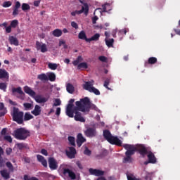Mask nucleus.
Segmentation results:
<instances>
[{
	"instance_id": "nucleus-1",
	"label": "nucleus",
	"mask_w": 180,
	"mask_h": 180,
	"mask_svg": "<svg viewBox=\"0 0 180 180\" xmlns=\"http://www.w3.org/2000/svg\"><path fill=\"white\" fill-rule=\"evenodd\" d=\"M75 105L77 106L78 110H79V112H89L91 109H94V110L98 109L95 104L91 103V101L88 97H84L80 99L79 101H76Z\"/></svg>"
},
{
	"instance_id": "nucleus-2",
	"label": "nucleus",
	"mask_w": 180,
	"mask_h": 180,
	"mask_svg": "<svg viewBox=\"0 0 180 180\" xmlns=\"http://www.w3.org/2000/svg\"><path fill=\"white\" fill-rule=\"evenodd\" d=\"M127 151L125 152V157L123 158V164H131L133 162V158L131 155H134L136 153V146L125 143L122 146Z\"/></svg>"
},
{
	"instance_id": "nucleus-3",
	"label": "nucleus",
	"mask_w": 180,
	"mask_h": 180,
	"mask_svg": "<svg viewBox=\"0 0 180 180\" xmlns=\"http://www.w3.org/2000/svg\"><path fill=\"white\" fill-rule=\"evenodd\" d=\"M13 133L14 137L16 140L25 141L27 137H30V131L23 127L18 128L13 131Z\"/></svg>"
},
{
	"instance_id": "nucleus-4",
	"label": "nucleus",
	"mask_w": 180,
	"mask_h": 180,
	"mask_svg": "<svg viewBox=\"0 0 180 180\" xmlns=\"http://www.w3.org/2000/svg\"><path fill=\"white\" fill-rule=\"evenodd\" d=\"M11 116L13 122H16L18 124H23V116L24 113L19 110V108L13 107Z\"/></svg>"
},
{
	"instance_id": "nucleus-5",
	"label": "nucleus",
	"mask_w": 180,
	"mask_h": 180,
	"mask_svg": "<svg viewBox=\"0 0 180 180\" xmlns=\"http://www.w3.org/2000/svg\"><path fill=\"white\" fill-rule=\"evenodd\" d=\"M75 100L71 98L66 108V115L68 117H74V102Z\"/></svg>"
},
{
	"instance_id": "nucleus-6",
	"label": "nucleus",
	"mask_w": 180,
	"mask_h": 180,
	"mask_svg": "<svg viewBox=\"0 0 180 180\" xmlns=\"http://www.w3.org/2000/svg\"><path fill=\"white\" fill-rule=\"evenodd\" d=\"M89 13V6L88 4H84V6H82V9L79 11H72L71 13L72 16H75L76 15H81V13H84L86 16L88 15Z\"/></svg>"
},
{
	"instance_id": "nucleus-7",
	"label": "nucleus",
	"mask_w": 180,
	"mask_h": 180,
	"mask_svg": "<svg viewBox=\"0 0 180 180\" xmlns=\"http://www.w3.org/2000/svg\"><path fill=\"white\" fill-rule=\"evenodd\" d=\"M78 110H78V105H76V107H75L72 110L73 117L74 113L75 114V120H76V122H81L82 123H85V120L84 119V117H82V114Z\"/></svg>"
},
{
	"instance_id": "nucleus-8",
	"label": "nucleus",
	"mask_w": 180,
	"mask_h": 180,
	"mask_svg": "<svg viewBox=\"0 0 180 180\" xmlns=\"http://www.w3.org/2000/svg\"><path fill=\"white\" fill-rule=\"evenodd\" d=\"M63 175L64 176H67L70 178V179L74 180L77 179V174L72 170L68 169V168H64L63 169Z\"/></svg>"
},
{
	"instance_id": "nucleus-9",
	"label": "nucleus",
	"mask_w": 180,
	"mask_h": 180,
	"mask_svg": "<svg viewBox=\"0 0 180 180\" xmlns=\"http://www.w3.org/2000/svg\"><path fill=\"white\" fill-rule=\"evenodd\" d=\"M136 151H138V153H139V154L143 157H146V155H147V154L148 155V153H150V151H148L147 150V148H146L143 145H139L136 148Z\"/></svg>"
},
{
	"instance_id": "nucleus-10",
	"label": "nucleus",
	"mask_w": 180,
	"mask_h": 180,
	"mask_svg": "<svg viewBox=\"0 0 180 180\" xmlns=\"http://www.w3.org/2000/svg\"><path fill=\"white\" fill-rule=\"evenodd\" d=\"M84 136H86V137H89V139L96 137V129L91 127L88 128L84 131Z\"/></svg>"
},
{
	"instance_id": "nucleus-11",
	"label": "nucleus",
	"mask_w": 180,
	"mask_h": 180,
	"mask_svg": "<svg viewBox=\"0 0 180 180\" xmlns=\"http://www.w3.org/2000/svg\"><path fill=\"white\" fill-rule=\"evenodd\" d=\"M65 153L67 157L69 158L70 160H72L73 158H75V154H77V149H75V148L72 146L68 147V150H67Z\"/></svg>"
},
{
	"instance_id": "nucleus-12",
	"label": "nucleus",
	"mask_w": 180,
	"mask_h": 180,
	"mask_svg": "<svg viewBox=\"0 0 180 180\" xmlns=\"http://www.w3.org/2000/svg\"><path fill=\"white\" fill-rule=\"evenodd\" d=\"M48 162L49 168L50 169H51V171H54L57 169V168H58V165H57V160H56L54 158H49L48 160Z\"/></svg>"
},
{
	"instance_id": "nucleus-13",
	"label": "nucleus",
	"mask_w": 180,
	"mask_h": 180,
	"mask_svg": "<svg viewBox=\"0 0 180 180\" xmlns=\"http://www.w3.org/2000/svg\"><path fill=\"white\" fill-rule=\"evenodd\" d=\"M89 172L90 175H94L95 176H103L105 175V172L99 170L98 169H89Z\"/></svg>"
},
{
	"instance_id": "nucleus-14",
	"label": "nucleus",
	"mask_w": 180,
	"mask_h": 180,
	"mask_svg": "<svg viewBox=\"0 0 180 180\" xmlns=\"http://www.w3.org/2000/svg\"><path fill=\"white\" fill-rule=\"evenodd\" d=\"M86 141V139H85L84 136H82V134L79 133L77 136V139H76L77 147L79 148L81 146H82V144H84V143H85Z\"/></svg>"
},
{
	"instance_id": "nucleus-15",
	"label": "nucleus",
	"mask_w": 180,
	"mask_h": 180,
	"mask_svg": "<svg viewBox=\"0 0 180 180\" xmlns=\"http://www.w3.org/2000/svg\"><path fill=\"white\" fill-rule=\"evenodd\" d=\"M108 143L114 146H117L118 147H122V146H123V145H122V141L119 139L117 136H112L111 139L109 140Z\"/></svg>"
},
{
	"instance_id": "nucleus-16",
	"label": "nucleus",
	"mask_w": 180,
	"mask_h": 180,
	"mask_svg": "<svg viewBox=\"0 0 180 180\" xmlns=\"http://www.w3.org/2000/svg\"><path fill=\"white\" fill-rule=\"evenodd\" d=\"M33 98L37 102V103H46V102H47V101H49L48 98L41 96V95H36L35 94L34 96L33 97Z\"/></svg>"
},
{
	"instance_id": "nucleus-17",
	"label": "nucleus",
	"mask_w": 180,
	"mask_h": 180,
	"mask_svg": "<svg viewBox=\"0 0 180 180\" xmlns=\"http://www.w3.org/2000/svg\"><path fill=\"white\" fill-rule=\"evenodd\" d=\"M0 79H9V73L5 69H0Z\"/></svg>"
},
{
	"instance_id": "nucleus-18",
	"label": "nucleus",
	"mask_w": 180,
	"mask_h": 180,
	"mask_svg": "<svg viewBox=\"0 0 180 180\" xmlns=\"http://www.w3.org/2000/svg\"><path fill=\"white\" fill-rule=\"evenodd\" d=\"M94 80L86 82L85 84L83 85L84 89L90 92L91 89L94 88Z\"/></svg>"
},
{
	"instance_id": "nucleus-19",
	"label": "nucleus",
	"mask_w": 180,
	"mask_h": 180,
	"mask_svg": "<svg viewBox=\"0 0 180 180\" xmlns=\"http://www.w3.org/2000/svg\"><path fill=\"white\" fill-rule=\"evenodd\" d=\"M148 159L150 164H155L157 162V158H155V155L151 151H149L148 153Z\"/></svg>"
},
{
	"instance_id": "nucleus-20",
	"label": "nucleus",
	"mask_w": 180,
	"mask_h": 180,
	"mask_svg": "<svg viewBox=\"0 0 180 180\" xmlns=\"http://www.w3.org/2000/svg\"><path fill=\"white\" fill-rule=\"evenodd\" d=\"M31 113L32 115H34V116H40L41 113V107L39 105H36L34 110L31 111Z\"/></svg>"
},
{
	"instance_id": "nucleus-21",
	"label": "nucleus",
	"mask_w": 180,
	"mask_h": 180,
	"mask_svg": "<svg viewBox=\"0 0 180 180\" xmlns=\"http://www.w3.org/2000/svg\"><path fill=\"white\" fill-rule=\"evenodd\" d=\"M24 91L32 98H34V96L36 95V92L32 90V88L29 87V86H25L24 87Z\"/></svg>"
},
{
	"instance_id": "nucleus-22",
	"label": "nucleus",
	"mask_w": 180,
	"mask_h": 180,
	"mask_svg": "<svg viewBox=\"0 0 180 180\" xmlns=\"http://www.w3.org/2000/svg\"><path fill=\"white\" fill-rule=\"evenodd\" d=\"M19 8H20V2L16 1L13 8V16H18L19 15Z\"/></svg>"
},
{
	"instance_id": "nucleus-23",
	"label": "nucleus",
	"mask_w": 180,
	"mask_h": 180,
	"mask_svg": "<svg viewBox=\"0 0 180 180\" xmlns=\"http://www.w3.org/2000/svg\"><path fill=\"white\" fill-rule=\"evenodd\" d=\"M37 158L39 162H41L43 167H44L45 168H47V160L44 159V157H43L41 155H37Z\"/></svg>"
},
{
	"instance_id": "nucleus-24",
	"label": "nucleus",
	"mask_w": 180,
	"mask_h": 180,
	"mask_svg": "<svg viewBox=\"0 0 180 180\" xmlns=\"http://www.w3.org/2000/svg\"><path fill=\"white\" fill-rule=\"evenodd\" d=\"M103 136L104 139H105L108 142L111 139V138L113 136L112 134L110 133V131L105 129L103 131Z\"/></svg>"
},
{
	"instance_id": "nucleus-25",
	"label": "nucleus",
	"mask_w": 180,
	"mask_h": 180,
	"mask_svg": "<svg viewBox=\"0 0 180 180\" xmlns=\"http://www.w3.org/2000/svg\"><path fill=\"white\" fill-rule=\"evenodd\" d=\"M66 90L67 92H68V94H74V92H75V87H74V85H72L70 83H68L66 84Z\"/></svg>"
},
{
	"instance_id": "nucleus-26",
	"label": "nucleus",
	"mask_w": 180,
	"mask_h": 180,
	"mask_svg": "<svg viewBox=\"0 0 180 180\" xmlns=\"http://www.w3.org/2000/svg\"><path fill=\"white\" fill-rule=\"evenodd\" d=\"M99 37H101V34L99 33H96L87 39V43H91V41H98V40H99Z\"/></svg>"
},
{
	"instance_id": "nucleus-27",
	"label": "nucleus",
	"mask_w": 180,
	"mask_h": 180,
	"mask_svg": "<svg viewBox=\"0 0 180 180\" xmlns=\"http://www.w3.org/2000/svg\"><path fill=\"white\" fill-rule=\"evenodd\" d=\"M0 174L4 179H9V178H11V174L6 169H3L0 171Z\"/></svg>"
},
{
	"instance_id": "nucleus-28",
	"label": "nucleus",
	"mask_w": 180,
	"mask_h": 180,
	"mask_svg": "<svg viewBox=\"0 0 180 180\" xmlns=\"http://www.w3.org/2000/svg\"><path fill=\"white\" fill-rule=\"evenodd\" d=\"M11 44H13V46H19V41L18 39L13 36H11L8 38Z\"/></svg>"
},
{
	"instance_id": "nucleus-29",
	"label": "nucleus",
	"mask_w": 180,
	"mask_h": 180,
	"mask_svg": "<svg viewBox=\"0 0 180 180\" xmlns=\"http://www.w3.org/2000/svg\"><path fill=\"white\" fill-rule=\"evenodd\" d=\"M52 34L54 36V37H60V36L63 35V30L60 29H56L52 32Z\"/></svg>"
},
{
	"instance_id": "nucleus-30",
	"label": "nucleus",
	"mask_w": 180,
	"mask_h": 180,
	"mask_svg": "<svg viewBox=\"0 0 180 180\" xmlns=\"http://www.w3.org/2000/svg\"><path fill=\"white\" fill-rule=\"evenodd\" d=\"M78 39L80 40H85L86 41H88V39L86 37V34L85 33V31H81L78 34Z\"/></svg>"
},
{
	"instance_id": "nucleus-31",
	"label": "nucleus",
	"mask_w": 180,
	"mask_h": 180,
	"mask_svg": "<svg viewBox=\"0 0 180 180\" xmlns=\"http://www.w3.org/2000/svg\"><path fill=\"white\" fill-rule=\"evenodd\" d=\"M88 68V63L82 62L77 65V70H86Z\"/></svg>"
},
{
	"instance_id": "nucleus-32",
	"label": "nucleus",
	"mask_w": 180,
	"mask_h": 180,
	"mask_svg": "<svg viewBox=\"0 0 180 180\" xmlns=\"http://www.w3.org/2000/svg\"><path fill=\"white\" fill-rule=\"evenodd\" d=\"M157 61H158L157 58H155V57H150V58H148V62H146L145 65L146 64L154 65V64H155L157 63Z\"/></svg>"
},
{
	"instance_id": "nucleus-33",
	"label": "nucleus",
	"mask_w": 180,
	"mask_h": 180,
	"mask_svg": "<svg viewBox=\"0 0 180 180\" xmlns=\"http://www.w3.org/2000/svg\"><path fill=\"white\" fill-rule=\"evenodd\" d=\"M68 140L69 144L70 146H72V147H76L77 145L75 144V137L68 136Z\"/></svg>"
},
{
	"instance_id": "nucleus-34",
	"label": "nucleus",
	"mask_w": 180,
	"mask_h": 180,
	"mask_svg": "<svg viewBox=\"0 0 180 180\" xmlns=\"http://www.w3.org/2000/svg\"><path fill=\"white\" fill-rule=\"evenodd\" d=\"M113 43H115V39H105V44L108 47H113Z\"/></svg>"
},
{
	"instance_id": "nucleus-35",
	"label": "nucleus",
	"mask_w": 180,
	"mask_h": 180,
	"mask_svg": "<svg viewBox=\"0 0 180 180\" xmlns=\"http://www.w3.org/2000/svg\"><path fill=\"white\" fill-rule=\"evenodd\" d=\"M12 93L13 94H19V95H23V91H22V87L13 88Z\"/></svg>"
},
{
	"instance_id": "nucleus-36",
	"label": "nucleus",
	"mask_w": 180,
	"mask_h": 180,
	"mask_svg": "<svg viewBox=\"0 0 180 180\" xmlns=\"http://www.w3.org/2000/svg\"><path fill=\"white\" fill-rule=\"evenodd\" d=\"M17 148H18L20 150H22L23 148H27V145L25 143H17Z\"/></svg>"
},
{
	"instance_id": "nucleus-37",
	"label": "nucleus",
	"mask_w": 180,
	"mask_h": 180,
	"mask_svg": "<svg viewBox=\"0 0 180 180\" xmlns=\"http://www.w3.org/2000/svg\"><path fill=\"white\" fill-rule=\"evenodd\" d=\"M31 119H33V115H32L30 112H25L24 115L25 122H27V120H31Z\"/></svg>"
},
{
	"instance_id": "nucleus-38",
	"label": "nucleus",
	"mask_w": 180,
	"mask_h": 180,
	"mask_svg": "<svg viewBox=\"0 0 180 180\" xmlns=\"http://www.w3.org/2000/svg\"><path fill=\"white\" fill-rule=\"evenodd\" d=\"M109 84H110V79H106L104 82L103 86L106 88L108 91H112V89L109 87Z\"/></svg>"
},
{
	"instance_id": "nucleus-39",
	"label": "nucleus",
	"mask_w": 180,
	"mask_h": 180,
	"mask_svg": "<svg viewBox=\"0 0 180 180\" xmlns=\"http://www.w3.org/2000/svg\"><path fill=\"white\" fill-rule=\"evenodd\" d=\"M48 67L50 70H56L58 67V65L57 63H49L48 64Z\"/></svg>"
},
{
	"instance_id": "nucleus-40",
	"label": "nucleus",
	"mask_w": 180,
	"mask_h": 180,
	"mask_svg": "<svg viewBox=\"0 0 180 180\" xmlns=\"http://www.w3.org/2000/svg\"><path fill=\"white\" fill-rule=\"evenodd\" d=\"M38 79L41 81H49V77L44 73L38 75Z\"/></svg>"
},
{
	"instance_id": "nucleus-41",
	"label": "nucleus",
	"mask_w": 180,
	"mask_h": 180,
	"mask_svg": "<svg viewBox=\"0 0 180 180\" xmlns=\"http://www.w3.org/2000/svg\"><path fill=\"white\" fill-rule=\"evenodd\" d=\"M48 79L51 82L56 81V74L51 72L48 75Z\"/></svg>"
},
{
	"instance_id": "nucleus-42",
	"label": "nucleus",
	"mask_w": 180,
	"mask_h": 180,
	"mask_svg": "<svg viewBox=\"0 0 180 180\" xmlns=\"http://www.w3.org/2000/svg\"><path fill=\"white\" fill-rule=\"evenodd\" d=\"M22 11H29L30 9V6L26 3L22 4Z\"/></svg>"
},
{
	"instance_id": "nucleus-43",
	"label": "nucleus",
	"mask_w": 180,
	"mask_h": 180,
	"mask_svg": "<svg viewBox=\"0 0 180 180\" xmlns=\"http://www.w3.org/2000/svg\"><path fill=\"white\" fill-rule=\"evenodd\" d=\"M3 8H9L10 6H12V1H4L2 4Z\"/></svg>"
},
{
	"instance_id": "nucleus-44",
	"label": "nucleus",
	"mask_w": 180,
	"mask_h": 180,
	"mask_svg": "<svg viewBox=\"0 0 180 180\" xmlns=\"http://www.w3.org/2000/svg\"><path fill=\"white\" fill-rule=\"evenodd\" d=\"M24 108H25L26 110H29L30 109H32L33 107V104L30 103H25L23 104Z\"/></svg>"
},
{
	"instance_id": "nucleus-45",
	"label": "nucleus",
	"mask_w": 180,
	"mask_h": 180,
	"mask_svg": "<svg viewBox=\"0 0 180 180\" xmlns=\"http://www.w3.org/2000/svg\"><path fill=\"white\" fill-rule=\"evenodd\" d=\"M18 25H19V21H18V20H13V21H11L10 26L15 29V27H16Z\"/></svg>"
},
{
	"instance_id": "nucleus-46",
	"label": "nucleus",
	"mask_w": 180,
	"mask_h": 180,
	"mask_svg": "<svg viewBox=\"0 0 180 180\" xmlns=\"http://www.w3.org/2000/svg\"><path fill=\"white\" fill-rule=\"evenodd\" d=\"M6 88H8L6 83H0V89H1V91L6 92Z\"/></svg>"
},
{
	"instance_id": "nucleus-47",
	"label": "nucleus",
	"mask_w": 180,
	"mask_h": 180,
	"mask_svg": "<svg viewBox=\"0 0 180 180\" xmlns=\"http://www.w3.org/2000/svg\"><path fill=\"white\" fill-rule=\"evenodd\" d=\"M89 92H93V94H95V95H101V91H99L98 89L94 86L92 87Z\"/></svg>"
},
{
	"instance_id": "nucleus-48",
	"label": "nucleus",
	"mask_w": 180,
	"mask_h": 180,
	"mask_svg": "<svg viewBox=\"0 0 180 180\" xmlns=\"http://www.w3.org/2000/svg\"><path fill=\"white\" fill-rule=\"evenodd\" d=\"M40 50L41 53L47 52V45H46V44H43L41 46Z\"/></svg>"
},
{
	"instance_id": "nucleus-49",
	"label": "nucleus",
	"mask_w": 180,
	"mask_h": 180,
	"mask_svg": "<svg viewBox=\"0 0 180 180\" xmlns=\"http://www.w3.org/2000/svg\"><path fill=\"white\" fill-rule=\"evenodd\" d=\"M6 165L7 168H8V169H10V171H13V165H12V163L11 162H7L6 163Z\"/></svg>"
},
{
	"instance_id": "nucleus-50",
	"label": "nucleus",
	"mask_w": 180,
	"mask_h": 180,
	"mask_svg": "<svg viewBox=\"0 0 180 180\" xmlns=\"http://www.w3.org/2000/svg\"><path fill=\"white\" fill-rule=\"evenodd\" d=\"M4 139L6 140V141H8V143H12V136L9 135H5Z\"/></svg>"
},
{
	"instance_id": "nucleus-51",
	"label": "nucleus",
	"mask_w": 180,
	"mask_h": 180,
	"mask_svg": "<svg viewBox=\"0 0 180 180\" xmlns=\"http://www.w3.org/2000/svg\"><path fill=\"white\" fill-rule=\"evenodd\" d=\"M84 154L89 157L91 156V154H92V152L88 148H86L85 150H84Z\"/></svg>"
},
{
	"instance_id": "nucleus-52",
	"label": "nucleus",
	"mask_w": 180,
	"mask_h": 180,
	"mask_svg": "<svg viewBox=\"0 0 180 180\" xmlns=\"http://www.w3.org/2000/svg\"><path fill=\"white\" fill-rule=\"evenodd\" d=\"M61 105V100L59 98L55 99V103H53V106H60Z\"/></svg>"
},
{
	"instance_id": "nucleus-53",
	"label": "nucleus",
	"mask_w": 180,
	"mask_h": 180,
	"mask_svg": "<svg viewBox=\"0 0 180 180\" xmlns=\"http://www.w3.org/2000/svg\"><path fill=\"white\" fill-rule=\"evenodd\" d=\"M98 60L102 63H106V61H108V58H106L105 56H101L98 57Z\"/></svg>"
},
{
	"instance_id": "nucleus-54",
	"label": "nucleus",
	"mask_w": 180,
	"mask_h": 180,
	"mask_svg": "<svg viewBox=\"0 0 180 180\" xmlns=\"http://www.w3.org/2000/svg\"><path fill=\"white\" fill-rule=\"evenodd\" d=\"M146 180H151L153 179V174L151 173H147L145 176Z\"/></svg>"
},
{
	"instance_id": "nucleus-55",
	"label": "nucleus",
	"mask_w": 180,
	"mask_h": 180,
	"mask_svg": "<svg viewBox=\"0 0 180 180\" xmlns=\"http://www.w3.org/2000/svg\"><path fill=\"white\" fill-rule=\"evenodd\" d=\"M2 111L0 112V117H2V116H4L8 113V110L6 109L1 110Z\"/></svg>"
},
{
	"instance_id": "nucleus-56",
	"label": "nucleus",
	"mask_w": 180,
	"mask_h": 180,
	"mask_svg": "<svg viewBox=\"0 0 180 180\" xmlns=\"http://www.w3.org/2000/svg\"><path fill=\"white\" fill-rule=\"evenodd\" d=\"M41 43H40L39 41H36V49L37 50H40L41 49Z\"/></svg>"
},
{
	"instance_id": "nucleus-57",
	"label": "nucleus",
	"mask_w": 180,
	"mask_h": 180,
	"mask_svg": "<svg viewBox=\"0 0 180 180\" xmlns=\"http://www.w3.org/2000/svg\"><path fill=\"white\" fill-rule=\"evenodd\" d=\"M127 32H129V29L128 28H124L122 30H120V33H121V34H126L127 33Z\"/></svg>"
},
{
	"instance_id": "nucleus-58",
	"label": "nucleus",
	"mask_w": 180,
	"mask_h": 180,
	"mask_svg": "<svg viewBox=\"0 0 180 180\" xmlns=\"http://www.w3.org/2000/svg\"><path fill=\"white\" fill-rule=\"evenodd\" d=\"M41 153H42L43 155H45L46 157H47V155H49V153L47 152V150H46V149H41Z\"/></svg>"
},
{
	"instance_id": "nucleus-59",
	"label": "nucleus",
	"mask_w": 180,
	"mask_h": 180,
	"mask_svg": "<svg viewBox=\"0 0 180 180\" xmlns=\"http://www.w3.org/2000/svg\"><path fill=\"white\" fill-rule=\"evenodd\" d=\"M77 166L78 167V168H79V169H83L84 167L82 166V164H81V162L77 161L76 162Z\"/></svg>"
},
{
	"instance_id": "nucleus-60",
	"label": "nucleus",
	"mask_w": 180,
	"mask_h": 180,
	"mask_svg": "<svg viewBox=\"0 0 180 180\" xmlns=\"http://www.w3.org/2000/svg\"><path fill=\"white\" fill-rule=\"evenodd\" d=\"M71 26L72 27H74L75 29H78V24H77V22L72 21L71 22Z\"/></svg>"
},
{
	"instance_id": "nucleus-61",
	"label": "nucleus",
	"mask_w": 180,
	"mask_h": 180,
	"mask_svg": "<svg viewBox=\"0 0 180 180\" xmlns=\"http://www.w3.org/2000/svg\"><path fill=\"white\" fill-rule=\"evenodd\" d=\"M6 153L7 155H11V154L12 153V148H7L6 150Z\"/></svg>"
},
{
	"instance_id": "nucleus-62",
	"label": "nucleus",
	"mask_w": 180,
	"mask_h": 180,
	"mask_svg": "<svg viewBox=\"0 0 180 180\" xmlns=\"http://www.w3.org/2000/svg\"><path fill=\"white\" fill-rule=\"evenodd\" d=\"M23 161H25L26 164H30V158L25 157L23 158Z\"/></svg>"
},
{
	"instance_id": "nucleus-63",
	"label": "nucleus",
	"mask_w": 180,
	"mask_h": 180,
	"mask_svg": "<svg viewBox=\"0 0 180 180\" xmlns=\"http://www.w3.org/2000/svg\"><path fill=\"white\" fill-rule=\"evenodd\" d=\"M128 180H140V179H137L136 177H132L131 176L127 175Z\"/></svg>"
},
{
	"instance_id": "nucleus-64",
	"label": "nucleus",
	"mask_w": 180,
	"mask_h": 180,
	"mask_svg": "<svg viewBox=\"0 0 180 180\" xmlns=\"http://www.w3.org/2000/svg\"><path fill=\"white\" fill-rule=\"evenodd\" d=\"M6 32L7 33H11L12 32V27L10 25L6 28Z\"/></svg>"
}]
</instances>
